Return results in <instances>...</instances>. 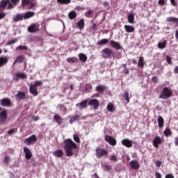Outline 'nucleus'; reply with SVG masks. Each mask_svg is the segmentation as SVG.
I'll list each match as a JSON object with an SVG mask.
<instances>
[{
	"mask_svg": "<svg viewBox=\"0 0 178 178\" xmlns=\"http://www.w3.org/2000/svg\"><path fill=\"white\" fill-rule=\"evenodd\" d=\"M63 144L67 156H73L74 155V150L77 149V144L74 143L71 138L64 140Z\"/></svg>",
	"mask_w": 178,
	"mask_h": 178,
	"instance_id": "nucleus-1",
	"label": "nucleus"
},
{
	"mask_svg": "<svg viewBox=\"0 0 178 178\" xmlns=\"http://www.w3.org/2000/svg\"><path fill=\"white\" fill-rule=\"evenodd\" d=\"M19 2H20V0H1L0 1V11L1 9L10 10L13 9Z\"/></svg>",
	"mask_w": 178,
	"mask_h": 178,
	"instance_id": "nucleus-2",
	"label": "nucleus"
},
{
	"mask_svg": "<svg viewBox=\"0 0 178 178\" xmlns=\"http://www.w3.org/2000/svg\"><path fill=\"white\" fill-rule=\"evenodd\" d=\"M172 90H170L169 88L165 87L162 90L159 98H161V99H168V98H170V97H172Z\"/></svg>",
	"mask_w": 178,
	"mask_h": 178,
	"instance_id": "nucleus-3",
	"label": "nucleus"
},
{
	"mask_svg": "<svg viewBox=\"0 0 178 178\" xmlns=\"http://www.w3.org/2000/svg\"><path fill=\"white\" fill-rule=\"evenodd\" d=\"M95 152H96V156L98 159H101V158H104V156H106V155H108V150L102 147H97Z\"/></svg>",
	"mask_w": 178,
	"mask_h": 178,
	"instance_id": "nucleus-4",
	"label": "nucleus"
},
{
	"mask_svg": "<svg viewBox=\"0 0 178 178\" xmlns=\"http://www.w3.org/2000/svg\"><path fill=\"white\" fill-rule=\"evenodd\" d=\"M112 54H113V51L109 48H105L102 51V57L104 58V59H111Z\"/></svg>",
	"mask_w": 178,
	"mask_h": 178,
	"instance_id": "nucleus-5",
	"label": "nucleus"
},
{
	"mask_svg": "<svg viewBox=\"0 0 178 178\" xmlns=\"http://www.w3.org/2000/svg\"><path fill=\"white\" fill-rule=\"evenodd\" d=\"M40 31V24H31L28 27V32L31 33V34H34V33H38Z\"/></svg>",
	"mask_w": 178,
	"mask_h": 178,
	"instance_id": "nucleus-6",
	"label": "nucleus"
},
{
	"mask_svg": "<svg viewBox=\"0 0 178 178\" xmlns=\"http://www.w3.org/2000/svg\"><path fill=\"white\" fill-rule=\"evenodd\" d=\"M37 141V136L35 135H32L29 138H26L24 140V143L26 144V145H31L33 143H35Z\"/></svg>",
	"mask_w": 178,
	"mask_h": 178,
	"instance_id": "nucleus-7",
	"label": "nucleus"
},
{
	"mask_svg": "<svg viewBox=\"0 0 178 178\" xmlns=\"http://www.w3.org/2000/svg\"><path fill=\"white\" fill-rule=\"evenodd\" d=\"M88 105L93 106V109H98L99 108V101L97 99H91L88 101Z\"/></svg>",
	"mask_w": 178,
	"mask_h": 178,
	"instance_id": "nucleus-8",
	"label": "nucleus"
},
{
	"mask_svg": "<svg viewBox=\"0 0 178 178\" xmlns=\"http://www.w3.org/2000/svg\"><path fill=\"white\" fill-rule=\"evenodd\" d=\"M162 143H163V140L159 136H156L152 141L154 148H159V145H162Z\"/></svg>",
	"mask_w": 178,
	"mask_h": 178,
	"instance_id": "nucleus-9",
	"label": "nucleus"
},
{
	"mask_svg": "<svg viewBox=\"0 0 178 178\" xmlns=\"http://www.w3.org/2000/svg\"><path fill=\"white\" fill-rule=\"evenodd\" d=\"M104 139L106 143H108V144H110V145H112L113 147H115V145H116L117 144L116 139L109 135H106Z\"/></svg>",
	"mask_w": 178,
	"mask_h": 178,
	"instance_id": "nucleus-10",
	"label": "nucleus"
},
{
	"mask_svg": "<svg viewBox=\"0 0 178 178\" xmlns=\"http://www.w3.org/2000/svg\"><path fill=\"white\" fill-rule=\"evenodd\" d=\"M22 6H27L29 5V9H33L34 6H35V3H34V0H22Z\"/></svg>",
	"mask_w": 178,
	"mask_h": 178,
	"instance_id": "nucleus-11",
	"label": "nucleus"
},
{
	"mask_svg": "<svg viewBox=\"0 0 178 178\" xmlns=\"http://www.w3.org/2000/svg\"><path fill=\"white\" fill-rule=\"evenodd\" d=\"M122 145H124V147H127V148H131L133 147V141H131L130 139L124 138L122 140Z\"/></svg>",
	"mask_w": 178,
	"mask_h": 178,
	"instance_id": "nucleus-12",
	"label": "nucleus"
},
{
	"mask_svg": "<svg viewBox=\"0 0 178 178\" xmlns=\"http://www.w3.org/2000/svg\"><path fill=\"white\" fill-rule=\"evenodd\" d=\"M24 153L25 154V158L28 161L31 159L33 156V153H31V151H30V149H29L27 147H24Z\"/></svg>",
	"mask_w": 178,
	"mask_h": 178,
	"instance_id": "nucleus-13",
	"label": "nucleus"
},
{
	"mask_svg": "<svg viewBox=\"0 0 178 178\" xmlns=\"http://www.w3.org/2000/svg\"><path fill=\"white\" fill-rule=\"evenodd\" d=\"M29 92L34 97H37V95H38V90H37V87H35V86H34V84H31L30 85V86H29Z\"/></svg>",
	"mask_w": 178,
	"mask_h": 178,
	"instance_id": "nucleus-14",
	"label": "nucleus"
},
{
	"mask_svg": "<svg viewBox=\"0 0 178 178\" xmlns=\"http://www.w3.org/2000/svg\"><path fill=\"white\" fill-rule=\"evenodd\" d=\"M110 44L111 45L112 48H114V49H116L117 51L122 49V45H120V43H119L115 40H111Z\"/></svg>",
	"mask_w": 178,
	"mask_h": 178,
	"instance_id": "nucleus-15",
	"label": "nucleus"
},
{
	"mask_svg": "<svg viewBox=\"0 0 178 178\" xmlns=\"http://www.w3.org/2000/svg\"><path fill=\"white\" fill-rule=\"evenodd\" d=\"M12 102L9 98H4L0 101L1 106H10Z\"/></svg>",
	"mask_w": 178,
	"mask_h": 178,
	"instance_id": "nucleus-16",
	"label": "nucleus"
},
{
	"mask_svg": "<svg viewBox=\"0 0 178 178\" xmlns=\"http://www.w3.org/2000/svg\"><path fill=\"white\" fill-rule=\"evenodd\" d=\"M130 166L131 169H134V170H138V169H140V163L136 160L130 161Z\"/></svg>",
	"mask_w": 178,
	"mask_h": 178,
	"instance_id": "nucleus-17",
	"label": "nucleus"
},
{
	"mask_svg": "<svg viewBox=\"0 0 178 178\" xmlns=\"http://www.w3.org/2000/svg\"><path fill=\"white\" fill-rule=\"evenodd\" d=\"M106 90V86L104 85H98L95 88V90L97 91V92H99V94H104Z\"/></svg>",
	"mask_w": 178,
	"mask_h": 178,
	"instance_id": "nucleus-18",
	"label": "nucleus"
},
{
	"mask_svg": "<svg viewBox=\"0 0 178 178\" xmlns=\"http://www.w3.org/2000/svg\"><path fill=\"white\" fill-rule=\"evenodd\" d=\"M6 119H8V111L6 110L0 113V120L1 122H5Z\"/></svg>",
	"mask_w": 178,
	"mask_h": 178,
	"instance_id": "nucleus-19",
	"label": "nucleus"
},
{
	"mask_svg": "<svg viewBox=\"0 0 178 178\" xmlns=\"http://www.w3.org/2000/svg\"><path fill=\"white\" fill-rule=\"evenodd\" d=\"M24 59L25 58L24 56H18L13 62V66H15L16 63H23L24 62Z\"/></svg>",
	"mask_w": 178,
	"mask_h": 178,
	"instance_id": "nucleus-20",
	"label": "nucleus"
},
{
	"mask_svg": "<svg viewBox=\"0 0 178 178\" xmlns=\"http://www.w3.org/2000/svg\"><path fill=\"white\" fill-rule=\"evenodd\" d=\"M15 97H16L17 99H19V101H22V99H24V98H26V93L24 92L19 91L15 95Z\"/></svg>",
	"mask_w": 178,
	"mask_h": 178,
	"instance_id": "nucleus-21",
	"label": "nucleus"
},
{
	"mask_svg": "<svg viewBox=\"0 0 178 178\" xmlns=\"http://www.w3.org/2000/svg\"><path fill=\"white\" fill-rule=\"evenodd\" d=\"M87 104H88V100L86 99L77 104L76 106H79L82 109H85L86 108H87Z\"/></svg>",
	"mask_w": 178,
	"mask_h": 178,
	"instance_id": "nucleus-22",
	"label": "nucleus"
},
{
	"mask_svg": "<svg viewBox=\"0 0 178 178\" xmlns=\"http://www.w3.org/2000/svg\"><path fill=\"white\" fill-rule=\"evenodd\" d=\"M8 56L0 57V67H2V66H5V65L8 63Z\"/></svg>",
	"mask_w": 178,
	"mask_h": 178,
	"instance_id": "nucleus-23",
	"label": "nucleus"
},
{
	"mask_svg": "<svg viewBox=\"0 0 178 178\" xmlns=\"http://www.w3.org/2000/svg\"><path fill=\"white\" fill-rule=\"evenodd\" d=\"M54 120L56 121V123H58V124H59V126H60V124L62 123H63V118H62V117L58 114H56L54 117Z\"/></svg>",
	"mask_w": 178,
	"mask_h": 178,
	"instance_id": "nucleus-24",
	"label": "nucleus"
},
{
	"mask_svg": "<svg viewBox=\"0 0 178 178\" xmlns=\"http://www.w3.org/2000/svg\"><path fill=\"white\" fill-rule=\"evenodd\" d=\"M167 22L169 23H175L176 27L178 26V19L175 17H169L167 18Z\"/></svg>",
	"mask_w": 178,
	"mask_h": 178,
	"instance_id": "nucleus-25",
	"label": "nucleus"
},
{
	"mask_svg": "<svg viewBox=\"0 0 178 178\" xmlns=\"http://www.w3.org/2000/svg\"><path fill=\"white\" fill-rule=\"evenodd\" d=\"M53 155L57 158H62L63 156V150L57 149L53 152Z\"/></svg>",
	"mask_w": 178,
	"mask_h": 178,
	"instance_id": "nucleus-26",
	"label": "nucleus"
},
{
	"mask_svg": "<svg viewBox=\"0 0 178 178\" xmlns=\"http://www.w3.org/2000/svg\"><path fill=\"white\" fill-rule=\"evenodd\" d=\"M107 111H108V112H115V111H116V108H115V104H113V103H109L107 105L106 107Z\"/></svg>",
	"mask_w": 178,
	"mask_h": 178,
	"instance_id": "nucleus-27",
	"label": "nucleus"
},
{
	"mask_svg": "<svg viewBox=\"0 0 178 178\" xmlns=\"http://www.w3.org/2000/svg\"><path fill=\"white\" fill-rule=\"evenodd\" d=\"M157 122L159 123V129H161L162 127H163L165 124V120H163V118H162V116H159Z\"/></svg>",
	"mask_w": 178,
	"mask_h": 178,
	"instance_id": "nucleus-28",
	"label": "nucleus"
},
{
	"mask_svg": "<svg viewBox=\"0 0 178 178\" xmlns=\"http://www.w3.org/2000/svg\"><path fill=\"white\" fill-rule=\"evenodd\" d=\"M24 18V15L23 14H18L13 18V22H21Z\"/></svg>",
	"mask_w": 178,
	"mask_h": 178,
	"instance_id": "nucleus-29",
	"label": "nucleus"
},
{
	"mask_svg": "<svg viewBox=\"0 0 178 178\" xmlns=\"http://www.w3.org/2000/svg\"><path fill=\"white\" fill-rule=\"evenodd\" d=\"M34 16V12L33 11H28L24 15V19H30V17H33Z\"/></svg>",
	"mask_w": 178,
	"mask_h": 178,
	"instance_id": "nucleus-30",
	"label": "nucleus"
},
{
	"mask_svg": "<svg viewBox=\"0 0 178 178\" xmlns=\"http://www.w3.org/2000/svg\"><path fill=\"white\" fill-rule=\"evenodd\" d=\"M68 17L70 20H73L77 17V13L76 11H71L68 14Z\"/></svg>",
	"mask_w": 178,
	"mask_h": 178,
	"instance_id": "nucleus-31",
	"label": "nucleus"
},
{
	"mask_svg": "<svg viewBox=\"0 0 178 178\" xmlns=\"http://www.w3.org/2000/svg\"><path fill=\"white\" fill-rule=\"evenodd\" d=\"M138 67H144V57L140 56L138 62Z\"/></svg>",
	"mask_w": 178,
	"mask_h": 178,
	"instance_id": "nucleus-32",
	"label": "nucleus"
},
{
	"mask_svg": "<svg viewBox=\"0 0 178 178\" xmlns=\"http://www.w3.org/2000/svg\"><path fill=\"white\" fill-rule=\"evenodd\" d=\"M124 28L125 29L127 33H134V27L130 25H124Z\"/></svg>",
	"mask_w": 178,
	"mask_h": 178,
	"instance_id": "nucleus-33",
	"label": "nucleus"
},
{
	"mask_svg": "<svg viewBox=\"0 0 178 178\" xmlns=\"http://www.w3.org/2000/svg\"><path fill=\"white\" fill-rule=\"evenodd\" d=\"M79 60L81 62H87V56L83 53L79 54Z\"/></svg>",
	"mask_w": 178,
	"mask_h": 178,
	"instance_id": "nucleus-34",
	"label": "nucleus"
},
{
	"mask_svg": "<svg viewBox=\"0 0 178 178\" xmlns=\"http://www.w3.org/2000/svg\"><path fill=\"white\" fill-rule=\"evenodd\" d=\"M68 63H76V62L79 61V59L76 57H70L66 59Z\"/></svg>",
	"mask_w": 178,
	"mask_h": 178,
	"instance_id": "nucleus-35",
	"label": "nucleus"
},
{
	"mask_svg": "<svg viewBox=\"0 0 178 178\" xmlns=\"http://www.w3.org/2000/svg\"><path fill=\"white\" fill-rule=\"evenodd\" d=\"M163 134L165 137H169L172 136V130H170V128H166L163 131Z\"/></svg>",
	"mask_w": 178,
	"mask_h": 178,
	"instance_id": "nucleus-36",
	"label": "nucleus"
},
{
	"mask_svg": "<svg viewBox=\"0 0 178 178\" xmlns=\"http://www.w3.org/2000/svg\"><path fill=\"white\" fill-rule=\"evenodd\" d=\"M128 18V22L130 23V24H134L136 23L134 22V14H129L127 17Z\"/></svg>",
	"mask_w": 178,
	"mask_h": 178,
	"instance_id": "nucleus-37",
	"label": "nucleus"
},
{
	"mask_svg": "<svg viewBox=\"0 0 178 178\" xmlns=\"http://www.w3.org/2000/svg\"><path fill=\"white\" fill-rule=\"evenodd\" d=\"M84 19H81L79 22L77 23V26L79 28L80 30H83L84 29Z\"/></svg>",
	"mask_w": 178,
	"mask_h": 178,
	"instance_id": "nucleus-38",
	"label": "nucleus"
},
{
	"mask_svg": "<svg viewBox=\"0 0 178 178\" xmlns=\"http://www.w3.org/2000/svg\"><path fill=\"white\" fill-rule=\"evenodd\" d=\"M79 119H80V116L79 115H74L73 117H72L70 118V120H69L70 124H73V123H74V122H76V120H79Z\"/></svg>",
	"mask_w": 178,
	"mask_h": 178,
	"instance_id": "nucleus-39",
	"label": "nucleus"
},
{
	"mask_svg": "<svg viewBox=\"0 0 178 178\" xmlns=\"http://www.w3.org/2000/svg\"><path fill=\"white\" fill-rule=\"evenodd\" d=\"M109 40L107 38L102 39L97 42V45H105V44H108Z\"/></svg>",
	"mask_w": 178,
	"mask_h": 178,
	"instance_id": "nucleus-40",
	"label": "nucleus"
},
{
	"mask_svg": "<svg viewBox=\"0 0 178 178\" xmlns=\"http://www.w3.org/2000/svg\"><path fill=\"white\" fill-rule=\"evenodd\" d=\"M70 2H72V0H57V3L61 5H68Z\"/></svg>",
	"mask_w": 178,
	"mask_h": 178,
	"instance_id": "nucleus-41",
	"label": "nucleus"
},
{
	"mask_svg": "<svg viewBox=\"0 0 178 178\" xmlns=\"http://www.w3.org/2000/svg\"><path fill=\"white\" fill-rule=\"evenodd\" d=\"M124 99L127 101V104H129L130 102V97H129V92L125 91L123 95Z\"/></svg>",
	"mask_w": 178,
	"mask_h": 178,
	"instance_id": "nucleus-42",
	"label": "nucleus"
},
{
	"mask_svg": "<svg viewBox=\"0 0 178 178\" xmlns=\"http://www.w3.org/2000/svg\"><path fill=\"white\" fill-rule=\"evenodd\" d=\"M16 77L18 79H27V75L24 73H17L15 74Z\"/></svg>",
	"mask_w": 178,
	"mask_h": 178,
	"instance_id": "nucleus-43",
	"label": "nucleus"
},
{
	"mask_svg": "<svg viewBox=\"0 0 178 178\" xmlns=\"http://www.w3.org/2000/svg\"><path fill=\"white\" fill-rule=\"evenodd\" d=\"M158 47L160 49H164L166 47V40H164L163 42H159L158 44Z\"/></svg>",
	"mask_w": 178,
	"mask_h": 178,
	"instance_id": "nucleus-44",
	"label": "nucleus"
},
{
	"mask_svg": "<svg viewBox=\"0 0 178 178\" xmlns=\"http://www.w3.org/2000/svg\"><path fill=\"white\" fill-rule=\"evenodd\" d=\"M17 49H18L19 51H27V49H29V47H27V46H18L17 47Z\"/></svg>",
	"mask_w": 178,
	"mask_h": 178,
	"instance_id": "nucleus-45",
	"label": "nucleus"
},
{
	"mask_svg": "<svg viewBox=\"0 0 178 178\" xmlns=\"http://www.w3.org/2000/svg\"><path fill=\"white\" fill-rule=\"evenodd\" d=\"M57 109H59V111H66V106L63 104H58Z\"/></svg>",
	"mask_w": 178,
	"mask_h": 178,
	"instance_id": "nucleus-46",
	"label": "nucleus"
},
{
	"mask_svg": "<svg viewBox=\"0 0 178 178\" xmlns=\"http://www.w3.org/2000/svg\"><path fill=\"white\" fill-rule=\"evenodd\" d=\"M85 90L86 91H88V92H90V91L92 90V86L91 84H86L85 86Z\"/></svg>",
	"mask_w": 178,
	"mask_h": 178,
	"instance_id": "nucleus-47",
	"label": "nucleus"
},
{
	"mask_svg": "<svg viewBox=\"0 0 178 178\" xmlns=\"http://www.w3.org/2000/svg\"><path fill=\"white\" fill-rule=\"evenodd\" d=\"M110 161H111L112 162H118V156L111 155L110 156Z\"/></svg>",
	"mask_w": 178,
	"mask_h": 178,
	"instance_id": "nucleus-48",
	"label": "nucleus"
},
{
	"mask_svg": "<svg viewBox=\"0 0 178 178\" xmlns=\"http://www.w3.org/2000/svg\"><path fill=\"white\" fill-rule=\"evenodd\" d=\"M94 13V11L92 10H88L87 13H85V16L86 17H91V15Z\"/></svg>",
	"mask_w": 178,
	"mask_h": 178,
	"instance_id": "nucleus-49",
	"label": "nucleus"
},
{
	"mask_svg": "<svg viewBox=\"0 0 178 178\" xmlns=\"http://www.w3.org/2000/svg\"><path fill=\"white\" fill-rule=\"evenodd\" d=\"M36 88L37 87H41L42 86V81H35V84H33Z\"/></svg>",
	"mask_w": 178,
	"mask_h": 178,
	"instance_id": "nucleus-50",
	"label": "nucleus"
},
{
	"mask_svg": "<svg viewBox=\"0 0 178 178\" xmlns=\"http://www.w3.org/2000/svg\"><path fill=\"white\" fill-rule=\"evenodd\" d=\"M73 138H74V141H75V143H80V138L79 137V136L74 134V135H73Z\"/></svg>",
	"mask_w": 178,
	"mask_h": 178,
	"instance_id": "nucleus-51",
	"label": "nucleus"
},
{
	"mask_svg": "<svg viewBox=\"0 0 178 178\" xmlns=\"http://www.w3.org/2000/svg\"><path fill=\"white\" fill-rule=\"evenodd\" d=\"M16 131H17V128H13L12 129L8 130V134L10 135L16 133Z\"/></svg>",
	"mask_w": 178,
	"mask_h": 178,
	"instance_id": "nucleus-52",
	"label": "nucleus"
},
{
	"mask_svg": "<svg viewBox=\"0 0 178 178\" xmlns=\"http://www.w3.org/2000/svg\"><path fill=\"white\" fill-rule=\"evenodd\" d=\"M9 161H10V157H9V156H6L4 158V163L6 165H8L9 164Z\"/></svg>",
	"mask_w": 178,
	"mask_h": 178,
	"instance_id": "nucleus-53",
	"label": "nucleus"
},
{
	"mask_svg": "<svg viewBox=\"0 0 178 178\" xmlns=\"http://www.w3.org/2000/svg\"><path fill=\"white\" fill-rule=\"evenodd\" d=\"M166 61H167L168 65H172V57H170V56H166Z\"/></svg>",
	"mask_w": 178,
	"mask_h": 178,
	"instance_id": "nucleus-54",
	"label": "nucleus"
},
{
	"mask_svg": "<svg viewBox=\"0 0 178 178\" xmlns=\"http://www.w3.org/2000/svg\"><path fill=\"white\" fill-rule=\"evenodd\" d=\"M155 165H156V168H161V165H162V162L159 160H157L155 162Z\"/></svg>",
	"mask_w": 178,
	"mask_h": 178,
	"instance_id": "nucleus-55",
	"label": "nucleus"
},
{
	"mask_svg": "<svg viewBox=\"0 0 178 178\" xmlns=\"http://www.w3.org/2000/svg\"><path fill=\"white\" fill-rule=\"evenodd\" d=\"M6 16V13H0V20H1V19H4V17Z\"/></svg>",
	"mask_w": 178,
	"mask_h": 178,
	"instance_id": "nucleus-56",
	"label": "nucleus"
},
{
	"mask_svg": "<svg viewBox=\"0 0 178 178\" xmlns=\"http://www.w3.org/2000/svg\"><path fill=\"white\" fill-rule=\"evenodd\" d=\"M155 176H156V178H162V175H161V173L158 172H155Z\"/></svg>",
	"mask_w": 178,
	"mask_h": 178,
	"instance_id": "nucleus-57",
	"label": "nucleus"
},
{
	"mask_svg": "<svg viewBox=\"0 0 178 178\" xmlns=\"http://www.w3.org/2000/svg\"><path fill=\"white\" fill-rule=\"evenodd\" d=\"M171 2V5H172V6H177V3L176 2L175 0H170Z\"/></svg>",
	"mask_w": 178,
	"mask_h": 178,
	"instance_id": "nucleus-58",
	"label": "nucleus"
},
{
	"mask_svg": "<svg viewBox=\"0 0 178 178\" xmlns=\"http://www.w3.org/2000/svg\"><path fill=\"white\" fill-rule=\"evenodd\" d=\"M152 81H154V83H158V77H156V76H153V77L152 78Z\"/></svg>",
	"mask_w": 178,
	"mask_h": 178,
	"instance_id": "nucleus-59",
	"label": "nucleus"
},
{
	"mask_svg": "<svg viewBox=\"0 0 178 178\" xmlns=\"http://www.w3.org/2000/svg\"><path fill=\"white\" fill-rule=\"evenodd\" d=\"M165 178H175V176L172 174H168L165 175Z\"/></svg>",
	"mask_w": 178,
	"mask_h": 178,
	"instance_id": "nucleus-60",
	"label": "nucleus"
},
{
	"mask_svg": "<svg viewBox=\"0 0 178 178\" xmlns=\"http://www.w3.org/2000/svg\"><path fill=\"white\" fill-rule=\"evenodd\" d=\"M159 5H165V0H159Z\"/></svg>",
	"mask_w": 178,
	"mask_h": 178,
	"instance_id": "nucleus-61",
	"label": "nucleus"
},
{
	"mask_svg": "<svg viewBox=\"0 0 178 178\" xmlns=\"http://www.w3.org/2000/svg\"><path fill=\"white\" fill-rule=\"evenodd\" d=\"M104 168L108 171L109 172V170H111V167L108 165H104Z\"/></svg>",
	"mask_w": 178,
	"mask_h": 178,
	"instance_id": "nucleus-62",
	"label": "nucleus"
},
{
	"mask_svg": "<svg viewBox=\"0 0 178 178\" xmlns=\"http://www.w3.org/2000/svg\"><path fill=\"white\" fill-rule=\"evenodd\" d=\"M124 74H129V73H130V71H129V69L128 68H124Z\"/></svg>",
	"mask_w": 178,
	"mask_h": 178,
	"instance_id": "nucleus-63",
	"label": "nucleus"
},
{
	"mask_svg": "<svg viewBox=\"0 0 178 178\" xmlns=\"http://www.w3.org/2000/svg\"><path fill=\"white\" fill-rule=\"evenodd\" d=\"M174 72L177 73V74H178V66H176L174 69Z\"/></svg>",
	"mask_w": 178,
	"mask_h": 178,
	"instance_id": "nucleus-64",
	"label": "nucleus"
}]
</instances>
